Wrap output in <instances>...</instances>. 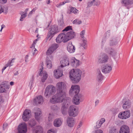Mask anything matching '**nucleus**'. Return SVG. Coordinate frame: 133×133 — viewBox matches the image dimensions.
I'll return each instance as SVG.
<instances>
[{
  "label": "nucleus",
  "mask_w": 133,
  "mask_h": 133,
  "mask_svg": "<svg viewBox=\"0 0 133 133\" xmlns=\"http://www.w3.org/2000/svg\"><path fill=\"white\" fill-rule=\"evenodd\" d=\"M106 51L107 53L112 55V56H115L116 54L115 51L111 48H109L108 49H106Z\"/></svg>",
  "instance_id": "33"
},
{
  "label": "nucleus",
  "mask_w": 133,
  "mask_h": 133,
  "mask_svg": "<svg viewBox=\"0 0 133 133\" xmlns=\"http://www.w3.org/2000/svg\"><path fill=\"white\" fill-rule=\"evenodd\" d=\"M99 102V101H98V100H97L95 102L96 105L98 104V103Z\"/></svg>",
  "instance_id": "62"
},
{
  "label": "nucleus",
  "mask_w": 133,
  "mask_h": 133,
  "mask_svg": "<svg viewBox=\"0 0 133 133\" xmlns=\"http://www.w3.org/2000/svg\"><path fill=\"white\" fill-rule=\"evenodd\" d=\"M38 40V39H37L35 40L33 42V44H35L37 42V41Z\"/></svg>",
  "instance_id": "58"
},
{
  "label": "nucleus",
  "mask_w": 133,
  "mask_h": 133,
  "mask_svg": "<svg viewBox=\"0 0 133 133\" xmlns=\"http://www.w3.org/2000/svg\"><path fill=\"white\" fill-rule=\"evenodd\" d=\"M82 74L81 71L78 69H73L70 71L69 77L73 83H76L79 81Z\"/></svg>",
  "instance_id": "2"
},
{
  "label": "nucleus",
  "mask_w": 133,
  "mask_h": 133,
  "mask_svg": "<svg viewBox=\"0 0 133 133\" xmlns=\"http://www.w3.org/2000/svg\"><path fill=\"white\" fill-rule=\"evenodd\" d=\"M63 73L62 71H60L59 70H56L54 71V75L55 77L58 78L62 76Z\"/></svg>",
  "instance_id": "27"
},
{
  "label": "nucleus",
  "mask_w": 133,
  "mask_h": 133,
  "mask_svg": "<svg viewBox=\"0 0 133 133\" xmlns=\"http://www.w3.org/2000/svg\"><path fill=\"white\" fill-rule=\"evenodd\" d=\"M38 28H36V30L35 31V32L36 33H37L38 32Z\"/></svg>",
  "instance_id": "60"
},
{
  "label": "nucleus",
  "mask_w": 133,
  "mask_h": 133,
  "mask_svg": "<svg viewBox=\"0 0 133 133\" xmlns=\"http://www.w3.org/2000/svg\"><path fill=\"white\" fill-rule=\"evenodd\" d=\"M65 35L68 42L69 40L74 38L75 36V34L74 31L72 30L67 32Z\"/></svg>",
  "instance_id": "18"
},
{
  "label": "nucleus",
  "mask_w": 133,
  "mask_h": 133,
  "mask_svg": "<svg viewBox=\"0 0 133 133\" xmlns=\"http://www.w3.org/2000/svg\"><path fill=\"white\" fill-rule=\"evenodd\" d=\"M57 93L50 100L51 103L55 104L61 102L64 100L66 95V85L63 82H59L57 83Z\"/></svg>",
  "instance_id": "1"
},
{
  "label": "nucleus",
  "mask_w": 133,
  "mask_h": 133,
  "mask_svg": "<svg viewBox=\"0 0 133 133\" xmlns=\"http://www.w3.org/2000/svg\"><path fill=\"white\" fill-rule=\"evenodd\" d=\"M130 116V111L129 110H128L120 113L118 115V117L122 119H125L129 118Z\"/></svg>",
  "instance_id": "7"
},
{
  "label": "nucleus",
  "mask_w": 133,
  "mask_h": 133,
  "mask_svg": "<svg viewBox=\"0 0 133 133\" xmlns=\"http://www.w3.org/2000/svg\"><path fill=\"white\" fill-rule=\"evenodd\" d=\"M117 131L114 127L110 128L109 130V133H116Z\"/></svg>",
  "instance_id": "38"
},
{
  "label": "nucleus",
  "mask_w": 133,
  "mask_h": 133,
  "mask_svg": "<svg viewBox=\"0 0 133 133\" xmlns=\"http://www.w3.org/2000/svg\"><path fill=\"white\" fill-rule=\"evenodd\" d=\"M61 65V67L63 68L64 66L69 65L70 64V61L68 58L65 57L60 62Z\"/></svg>",
  "instance_id": "17"
},
{
  "label": "nucleus",
  "mask_w": 133,
  "mask_h": 133,
  "mask_svg": "<svg viewBox=\"0 0 133 133\" xmlns=\"http://www.w3.org/2000/svg\"><path fill=\"white\" fill-rule=\"evenodd\" d=\"M18 74V71H17L15 73L14 75H17Z\"/></svg>",
  "instance_id": "63"
},
{
  "label": "nucleus",
  "mask_w": 133,
  "mask_h": 133,
  "mask_svg": "<svg viewBox=\"0 0 133 133\" xmlns=\"http://www.w3.org/2000/svg\"><path fill=\"white\" fill-rule=\"evenodd\" d=\"M82 125V122H81L79 124L77 127L78 128H79L80 127H81Z\"/></svg>",
  "instance_id": "55"
},
{
  "label": "nucleus",
  "mask_w": 133,
  "mask_h": 133,
  "mask_svg": "<svg viewBox=\"0 0 133 133\" xmlns=\"http://www.w3.org/2000/svg\"><path fill=\"white\" fill-rule=\"evenodd\" d=\"M117 44V42L115 41V39H113L110 42V44L111 45H116Z\"/></svg>",
  "instance_id": "45"
},
{
  "label": "nucleus",
  "mask_w": 133,
  "mask_h": 133,
  "mask_svg": "<svg viewBox=\"0 0 133 133\" xmlns=\"http://www.w3.org/2000/svg\"><path fill=\"white\" fill-rule=\"evenodd\" d=\"M28 123L29 125L31 127L34 126L36 124L35 121L34 119L30 120L29 122Z\"/></svg>",
  "instance_id": "34"
},
{
  "label": "nucleus",
  "mask_w": 133,
  "mask_h": 133,
  "mask_svg": "<svg viewBox=\"0 0 133 133\" xmlns=\"http://www.w3.org/2000/svg\"><path fill=\"white\" fill-rule=\"evenodd\" d=\"M7 2V0H0V3H5Z\"/></svg>",
  "instance_id": "52"
},
{
  "label": "nucleus",
  "mask_w": 133,
  "mask_h": 133,
  "mask_svg": "<svg viewBox=\"0 0 133 133\" xmlns=\"http://www.w3.org/2000/svg\"><path fill=\"white\" fill-rule=\"evenodd\" d=\"M68 113L70 116L75 117L77 115L78 112L74 105H71L69 108Z\"/></svg>",
  "instance_id": "9"
},
{
  "label": "nucleus",
  "mask_w": 133,
  "mask_h": 133,
  "mask_svg": "<svg viewBox=\"0 0 133 133\" xmlns=\"http://www.w3.org/2000/svg\"><path fill=\"white\" fill-rule=\"evenodd\" d=\"M121 3L124 5V6H126L129 4L133 3V0H122Z\"/></svg>",
  "instance_id": "31"
},
{
  "label": "nucleus",
  "mask_w": 133,
  "mask_h": 133,
  "mask_svg": "<svg viewBox=\"0 0 133 133\" xmlns=\"http://www.w3.org/2000/svg\"><path fill=\"white\" fill-rule=\"evenodd\" d=\"M67 50L70 53H74L75 50V46L73 45L71 42H69L67 46Z\"/></svg>",
  "instance_id": "20"
},
{
  "label": "nucleus",
  "mask_w": 133,
  "mask_h": 133,
  "mask_svg": "<svg viewBox=\"0 0 133 133\" xmlns=\"http://www.w3.org/2000/svg\"><path fill=\"white\" fill-rule=\"evenodd\" d=\"M37 130L36 131H37L36 132H42L43 131V128L40 126H38L37 127H36Z\"/></svg>",
  "instance_id": "41"
},
{
  "label": "nucleus",
  "mask_w": 133,
  "mask_h": 133,
  "mask_svg": "<svg viewBox=\"0 0 133 133\" xmlns=\"http://www.w3.org/2000/svg\"><path fill=\"white\" fill-rule=\"evenodd\" d=\"M96 3L95 4V5L96 6L98 5H99L100 3V2L99 0H97L96 2H95Z\"/></svg>",
  "instance_id": "50"
},
{
  "label": "nucleus",
  "mask_w": 133,
  "mask_h": 133,
  "mask_svg": "<svg viewBox=\"0 0 133 133\" xmlns=\"http://www.w3.org/2000/svg\"><path fill=\"white\" fill-rule=\"evenodd\" d=\"M34 102L37 103H38L39 104H42L43 102V97L41 95L38 96L36 98L34 99Z\"/></svg>",
  "instance_id": "25"
},
{
  "label": "nucleus",
  "mask_w": 133,
  "mask_h": 133,
  "mask_svg": "<svg viewBox=\"0 0 133 133\" xmlns=\"http://www.w3.org/2000/svg\"><path fill=\"white\" fill-rule=\"evenodd\" d=\"M8 126V124L6 123H4L3 125V130L5 128Z\"/></svg>",
  "instance_id": "51"
},
{
  "label": "nucleus",
  "mask_w": 133,
  "mask_h": 133,
  "mask_svg": "<svg viewBox=\"0 0 133 133\" xmlns=\"http://www.w3.org/2000/svg\"><path fill=\"white\" fill-rule=\"evenodd\" d=\"M78 10L75 8L72 7L70 9V12L76 14H77Z\"/></svg>",
  "instance_id": "40"
},
{
  "label": "nucleus",
  "mask_w": 133,
  "mask_h": 133,
  "mask_svg": "<svg viewBox=\"0 0 133 133\" xmlns=\"http://www.w3.org/2000/svg\"><path fill=\"white\" fill-rule=\"evenodd\" d=\"M34 111L35 112V119L37 121H38L40 118V115L41 114L40 109L38 108H35L34 109Z\"/></svg>",
  "instance_id": "16"
},
{
  "label": "nucleus",
  "mask_w": 133,
  "mask_h": 133,
  "mask_svg": "<svg viewBox=\"0 0 133 133\" xmlns=\"http://www.w3.org/2000/svg\"><path fill=\"white\" fill-rule=\"evenodd\" d=\"M30 110H29L26 109L24 111L22 116L23 120L25 121H27L29 119L30 117Z\"/></svg>",
  "instance_id": "13"
},
{
  "label": "nucleus",
  "mask_w": 133,
  "mask_h": 133,
  "mask_svg": "<svg viewBox=\"0 0 133 133\" xmlns=\"http://www.w3.org/2000/svg\"><path fill=\"white\" fill-rule=\"evenodd\" d=\"M21 16L20 18V20L21 21H23V19L24 18H25L26 16V12H21Z\"/></svg>",
  "instance_id": "36"
},
{
  "label": "nucleus",
  "mask_w": 133,
  "mask_h": 133,
  "mask_svg": "<svg viewBox=\"0 0 133 133\" xmlns=\"http://www.w3.org/2000/svg\"><path fill=\"white\" fill-rule=\"evenodd\" d=\"M34 52L33 53V55H35L36 54V53H35L36 51H37V50L35 48H34Z\"/></svg>",
  "instance_id": "54"
},
{
  "label": "nucleus",
  "mask_w": 133,
  "mask_h": 133,
  "mask_svg": "<svg viewBox=\"0 0 133 133\" xmlns=\"http://www.w3.org/2000/svg\"><path fill=\"white\" fill-rule=\"evenodd\" d=\"M56 42L58 43H60L62 42L64 43L66 42H67L65 35V34L62 33L59 34L56 39Z\"/></svg>",
  "instance_id": "8"
},
{
  "label": "nucleus",
  "mask_w": 133,
  "mask_h": 133,
  "mask_svg": "<svg viewBox=\"0 0 133 133\" xmlns=\"http://www.w3.org/2000/svg\"><path fill=\"white\" fill-rule=\"evenodd\" d=\"M49 30L46 37L47 40H50L55 34L59 32L58 27L56 25L51 26Z\"/></svg>",
  "instance_id": "3"
},
{
  "label": "nucleus",
  "mask_w": 133,
  "mask_h": 133,
  "mask_svg": "<svg viewBox=\"0 0 133 133\" xmlns=\"http://www.w3.org/2000/svg\"><path fill=\"white\" fill-rule=\"evenodd\" d=\"M45 63L47 68L49 69H50L52 66V62L48 57H47L46 58Z\"/></svg>",
  "instance_id": "30"
},
{
  "label": "nucleus",
  "mask_w": 133,
  "mask_h": 133,
  "mask_svg": "<svg viewBox=\"0 0 133 133\" xmlns=\"http://www.w3.org/2000/svg\"><path fill=\"white\" fill-rule=\"evenodd\" d=\"M53 124L54 126L56 127H59L62 124L61 118H58L55 119L54 122Z\"/></svg>",
  "instance_id": "24"
},
{
  "label": "nucleus",
  "mask_w": 133,
  "mask_h": 133,
  "mask_svg": "<svg viewBox=\"0 0 133 133\" xmlns=\"http://www.w3.org/2000/svg\"><path fill=\"white\" fill-rule=\"evenodd\" d=\"M110 30L107 31L106 32V34H108L109 35H110Z\"/></svg>",
  "instance_id": "61"
},
{
  "label": "nucleus",
  "mask_w": 133,
  "mask_h": 133,
  "mask_svg": "<svg viewBox=\"0 0 133 133\" xmlns=\"http://www.w3.org/2000/svg\"><path fill=\"white\" fill-rule=\"evenodd\" d=\"M82 38V43L81 44V45L85 49V46L86 43V39L84 38V37Z\"/></svg>",
  "instance_id": "39"
},
{
  "label": "nucleus",
  "mask_w": 133,
  "mask_h": 133,
  "mask_svg": "<svg viewBox=\"0 0 133 133\" xmlns=\"http://www.w3.org/2000/svg\"><path fill=\"white\" fill-rule=\"evenodd\" d=\"M57 131L54 129L49 130L47 131V133H56Z\"/></svg>",
  "instance_id": "44"
},
{
  "label": "nucleus",
  "mask_w": 133,
  "mask_h": 133,
  "mask_svg": "<svg viewBox=\"0 0 133 133\" xmlns=\"http://www.w3.org/2000/svg\"><path fill=\"white\" fill-rule=\"evenodd\" d=\"M43 65H41V68L40 69V70L41 71L40 72L39 75L42 76V74H43V76L41 78V81L42 82H44L47 78L48 75L47 72H44L43 73Z\"/></svg>",
  "instance_id": "15"
},
{
  "label": "nucleus",
  "mask_w": 133,
  "mask_h": 133,
  "mask_svg": "<svg viewBox=\"0 0 133 133\" xmlns=\"http://www.w3.org/2000/svg\"><path fill=\"white\" fill-rule=\"evenodd\" d=\"M8 11V9L7 8H3L1 7L0 9V14L2 12H4L5 14H6Z\"/></svg>",
  "instance_id": "35"
},
{
  "label": "nucleus",
  "mask_w": 133,
  "mask_h": 133,
  "mask_svg": "<svg viewBox=\"0 0 133 133\" xmlns=\"http://www.w3.org/2000/svg\"><path fill=\"white\" fill-rule=\"evenodd\" d=\"M105 121L104 118H103L101 119L99 121H98L96 123V125L95 126V128H99L101 127V125Z\"/></svg>",
  "instance_id": "28"
},
{
  "label": "nucleus",
  "mask_w": 133,
  "mask_h": 133,
  "mask_svg": "<svg viewBox=\"0 0 133 133\" xmlns=\"http://www.w3.org/2000/svg\"><path fill=\"white\" fill-rule=\"evenodd\" d=\"M68 104L63 103L61 108L62 113L63 115H65L67 113V110L68 107Z\"/></svg>",
  "instance_id": "26"
},
{
  "label": "nucleus",
  "mask_w": 133,
  "mask_h": 133,
  "mask_svg": "<svg viewBox=\"0 0 133 133\" xmlns=\"http://www.w3.org/2000/svg\"><path fill=\"white\" fill-rule=\"evenodd\" d=\"M33 12V11H32V10L29 12L28 16H31L32 14V12Z\"/></svg>",
  "instance_id": "59"
},
{
  "label": "nucleus",
  "mask_w": 133,
  "mask_h": 133,
  "mask_svg": "<svg viewBox=\"0 0 133 133\" xmlns=\"http://www.w3.org/2000/svg\"><path fill=\"white\" fill-rule=\"evenodd\" d=\"M28 57H29V56L28 55H27L25 56V62H27V60L28 59Z\"/></svg>",
  "instance_id": "53"
},
{
  "label": "nucleus",
  "mask_w": 133,
  "mask_h": 133,
  "mask_svg": "<svg viewBox=\"0 0 133 133\" xmlns=\"http://www.w3.org/2000/svg\"><path fill=\"white\" fill-rule=\"evenodd\" d=\"M67 123L69 126L72 127L74 123V118L72 117L68 118L67 120Z\"/></svg>",
  "instance_id": "29"
},
{
  "label": "nucleus",
  "mask_w": 133,
  "mask_h": 133,
  "mask_svg": "<svg viewBox=\"0 0 133 133\" xmlns=\"http://www.w3.org/2000/svg\"><path fill=\"white\" fill-rule=\"evenodd\" d=\"M72 26H68L65 28L62 31H68L70 30H72Z\"/></svg>",
  "instance_id": "42"
},
{
  "label": "nucleus",
  "mask_w": 133,
  "mask_h": 133,
  "mask_svg": "<svg viewBox=\"0 0 133 133\" xmlns=\"http://www.w3.org/2000/svg\"><path fill=\"white\" fill-rule=\"evenodd\" d=\"M97 80L98 82H100L103 79L104 76L101 73L99 70H98L96 73Z\"/></svg>",
  "instance_id": "22"
},
{
  "label": "nucleus",
  "mask_w": 133,
  "mask_h": 133,
  "mask_svg": "<svg viewBox=\"0 0 133 133\" xmlns=\"http://www.w3.org/2000/svg\"><path fill=\"white\" fill-rule=\"evenodd\" d=\"M14 58H13L11 60H9L7 64L6 65H5V66H4L2 69V72H3L6 69V68L8 67V66H9L10 67H11L12 66V65L11 64L13 62H12V61L13 60H14Z\"/></svg>",
  "instance_id": "32"
},
{
  "label": "nucleus",
  "mask_w": 133,
  "mask_h": 133,
  "mask_svg": "<svg viewBox=\"0 0 133 133\" xmlns=\"http://www.w3.org/2000/svg\"><path fill=\"white\" fill-rule=\"evenodd\" d=\"M93 133H103V131L102 130L98 129L96 130L95 131V132Z\"/></svg>",
  "instance_id": "49"
},
{
  "label": "nucleus",
  "mask_w": 133,
  "mask_h": 133,
  "mask_svg": "<svg viewBox=\"0 0 133 133\" xmlns=\"http://www.w3.org/2000/svg\"><path fill=\"white\" fill-rule=\"evenodd\" d=\"M112 70V67L109 64H107L102 66V72L106 74L109 73Z\"/></svg>",
  "instance_id": "12"
},
{
  "label": "nucleus",
  "mask_w": 133,
  "mask_h": 133,
  "mask_svg": "<svg viewBox=\"0 0 133 133\" xmlns=\"http://www.w3.org/2000/svg\"><path fill=\"white\" fill-rule=\"evenodd\" d=\"M10 87V85H9L8 82H3L0 85V92H6Z\"/></svg>",
  "instance_id": "5"
},
{
  "label": "nucleus",
  "mask_w": 133,
  "mask_h": 133,
  "mask_svg": "<svg viewBox=\"0 0 133 133\" xmlns=\"http://www.w3.org/2000/svg\"><path fill=\"white\" fill-rule=\"evenodd\" d=\"M95 0H94H94H92V1L88 2L87 4V7H89L91 6L93 3L95 2Z\"/></svg>",
  "instance_id": "43"
},
{
  "label": "nucleus",
  "mask_w": 133,
  "mask_h": 133,
  "mask_svg": "<svg viewBox=\"0 0 133 133\" xmlns=\"http://www.w3.org/2000/svg\"><path fill=\"white\" fill-rule=\"evenodd\" d=\"M58 24L59 25L63 26L64 25V23L63 21L59 20L58 21Z\"/></svg>",
  "instance_id": "47"
},
{
  "label": "nucleus",
  "mask_w": 133,
  "mask_h": 133,
  "mask_svg": "<svg viewBox=\"0 0 133 133\" xmlns=\"http://www.w3.org/2000/svg\"><path fill=\"white\" fill-rule=\"evenodd\" d=\"M59 45L55 43L52 44L51 46L49 47L46 52V54L47 55H50L52 54L58 47Z\"/></svg>",
  "instance_id": "11"
},
{
  "label": "nucleus",
  "mask_w": 133,
  "mask_h": 133,
  "mask_svg": "<svg viewBox=\"0 0 133 133\" xmlns=\"http://www.w3.org/2000/svg\"><path fill=\"white\" fill-rule=\"evenodd\" d=\"M37 9V8H34V9L32 10V11H33V12H34L35 10H36Z\"/></svg>",
  "instance_id": "57"
},
{
  "label": "nucleus",
  "mask_w": 133,
  "mask_h": 133,
  "mask_svg": "<svg viewBox=\"0 0 133 133\" xmlns=\"http://www.w3.org/2000/svg\"><path fill=\"white\" fill-rule=\"evenodd\" d=\"M66 3L65 1H64V2H63L62 3H60V5H62L64 4L65 3Z\"/></svg>",
  "instance_id": "56"
},
{
  "label": "nucleus",
  "mask_w": 133,
  "mask_h": 133,
  "mask_svg": "<svg viewBox=\"0 0 133 133\" xmlns=\"http://www.w3.org/2000/svg\"><path fill=\"white\" fill-rule=\"evenodd\" d=\"M85 31L84 30H83L80 33V35L81 37L82 38H83L84 36H83L85 34Z\"/></svg>",
  "instance_id": "48"
},
{
  "label": "nucleus",
  "mask_w": 133,
  "mask_h": 133,
  "mask_svg": "<svg viewBox=\"0 0 133 133\" xmlns=\"http://www.w3.org/2000/svg\"><path fill=\"white\" fill-rule=\"evenodd\" d=\"M80 90V87L78 85H72L69 91V94L70 95H78Z\"/></svg>",
  "instance_id": "6"
},
{
  "label": "nucleus",
  "mask_w": 133,
  "mask_h": 133,
  "mask_svg": "<svg viewBox=\"0 0 133 133\" xmlns=\"http://www.w3.org/2000/svg\"><path fill=\"white\" fill-rule=\"evenodd\" d=\"M81 21L78 19H76L72 22L73 24H81Z\"/></svg>",
  "instance_id": "37"
},
{
  "label": "nucleus",
  "mask_w": 133,
  "mask_h": 133,
  "mask_svg": "<svg viewBox=\"0 0 133 133\" xmlns=\"http://www.w3.org/2000/svg\"><path fill=\"white\" fill-rule=\"evenodd\" d=\"M109 57L105 54L100 55L98 58V62L99 64H102L107 63L108 61Z\"/></svg>",
  "instance_id": "10"
},
{
  "label": "nucleus",
  "mask_w": 133,
  "mask_h": 133,
  "mask_svg": "<svg viewBox=\"0 0 133 133\" xmlns=\"http://www.w3.org/2000/svg\"><path fill=\"white\" fill-rule=\"evenodd\" d=\"M130 129L129 127L125 125L121 127L119 131V133H130Z\"/></svg>",
  "instance_id": "19"
},
{
  "label": "nucleus",
  "mask_w": 133,
  "mask_h": 133,
  "mask_svg": "<svg viewBox=\"0 0 133 133\" xmlns=\"http://www.w3.org/2000/svg\"><path fill=\"white\" fill-rule=\"evenodd\" d=\"M122 103L123 104L122 107L123 109H129L130 108L131 103L130 100L123 99L122 101Z\"/></svg>",
  "instance_id": "14"
},
{
  "label": "nucleus",
  "mask_w": 133,
  "mask_h": 133,
  "mask_svg": "<svg viewBox=\"0 0 133 133\" xmlns=\"http://www.w3.org/2000/svg\"><path fill=\"white\" fill-rule=\"evenodd\" d=\"M55 91V88L54 86L51 85H48L45 89L44 95L46 97H49L50 95L54 94Z\"/></svg>",
  "instance_id": "4"
},
{
  "label": "nucleus",
  "mask_w": 133,
  "mask_h": 133,
  "mask_svg": "<svg viewBox=\"0 0 133 133\" xmlns=\"http://www.w3.org/2000/svg\"><path fill=\"white\" fill-rule=\"evenodd\" d=\"M14 84V83L12 82H10V84L11 85H13Z\"/></svg>",
  "instance_id": "64"
},
{
  "label": "nucleus",
  "mask_w": 133,
  "mask_h": 133,
  "mask_svg": "<svg viewBox=\"0 0 133 133\" xmlns=\"http://www.w3.org/2000/svg\"><path fill=\"white\" fill-rule=\"evenodd\" d=\"M54 116L53 115L49 114L48 116V120L50 121H51L52 119L53 118Z\"/></svg>",
  "instance_id": "46"
},
{
  "label": "nucleus",
  "mask_w": 133,
  "mask_h": 133,
  "mask_svg": "<svg viewBox=\"0 0 133 133\" xmlns=\"http://www.w3.org/2000/svg\"><path fill=\"white\" fill-rule=\"evenodd\" d=\"M70 64L71 66L76 67L79 65V61L75 58L70 61Z\"/></svg>",
  "instance_id": "23"
},
{
  "label": "nucleus",
  "mask_w": 133,
  "mask_h": 133,
  "mask_svg": "<svg viewBox=\"0 0 133 133\" xmlns=\"http://www.w3.org/2000/svg\"><path fill=\"white\" fill-rule=\"evenodd\" d=\"M81 96L80 95H75L73 98V102L76 105H78L80 103V99Z\"/></svg>",
  "instance_id": "21"
}]
</instances>
